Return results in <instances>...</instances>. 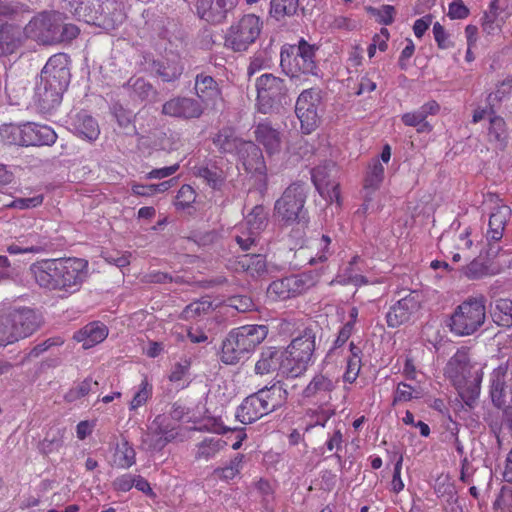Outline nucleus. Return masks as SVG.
Here are the masks:
<instances>
[{"mask_svg": "<svg viewBox=\"0 0 512 512\" xmlns=\"http://www.w3.org/2000/svg\"><path fill=\"white\" fill-rule=\"evenodd\" d=\"M214 143L224 152H236L243 169L254 179L260 191L267 187V167L262 151L251 141L235 137L231 130L220 131Z\"/></svg>", "mask_w": 512, "mask_h": 512, "instance_id": "obj_3", "label": "nucleus"}, {"mask_svg": "<svg viewBox=\"0 0 512 512\" xmlns=\"http://www.w3.org/2000/svg\"><path fill=\"white\" fill-rule=\"evenodd\" d=\"M268 67H270V59L268 58L267 53L265 51H259L251 58L250 64L247 68V73L249 76H252Z\"/></svg>", "mask_w": 512, "mask_h": 512, "instance_id": "obj_49", "label": "nucleus"}, {"mask_svg": "<svg viewBox=\"0 0 512 512\" xmlns=\"http://www.w3.org/2000/svg\"><path fill=\"white\" fill-rule=\"evenodd\" d=\"M384 174L385 168L383 164L378 159H374L369 164L364 178L362 190L363 204L357 210L358 214L365 215L380 209V204L376 201V192L384 180Z\"/></svg>", "mask_w": 512, "mask_h": 512, "instance_id": "obj_14", "label": "nucleus"}, {"mask_svg": "<svg viewBox=\"0 0 512 512\" xmlns=\"http://www.w3.org/2000/svg\"><path fill=\"white\" fill-rule=\"evenodd\" d=\"M439 110V104L431 100L423 104L418 110L403 114L401 119L406 126L416 127L418 133H430L433 126L426 118L429 115H436Z\"/></svg>", "mask_w": 512, "mask_h": 512, "instance_id": "obj_24", "label": "nucleus"}, {"mask_svg": "<svg viewBox=\"0 0 512 512\" xmlns=\"http://www.w3.org/2000/svg\"><path fill=\"white\" fill-rule=\"evenodd\" d=\"M0 138L7 144L28 146L32 138L28 137L27 124H4L0 127Z\"/></svg>", "mask_w": 512, "mask_h": 512, "instance_id": "obj_34", "label": "nucleus"}, {"mask_svg": "<svg viewBox=\"0 0 512 512\" xmlns=\"http://www.w3.org/2000/svg\"><path fill=\"white\" fill-rule=\"evenodd\" d=\"M195 91L205 107H214L221 99L220 89L216 81L209 75H198L195 81Z\"/></svg>", "mask_w": 512, "mask_h": 512, "instance_id": "obj_27", "label": "nucleus"}, {"mask_svg": "<svg viewBox=\"0 0 512 512\" xmlns=\"http://www.w3.org/2000/svg\"><path fill=\"white\" fill-rule=\"evenodd\" d=\"M469 9L463 0H453L448 7V17L450 19H465L469 16Z\"/></svg>", "mask_w": 512, "mask_h": 512, "instance_id": "obj_54", "label": "nucleus"}, {"mask_svg": "<svg viewBox=\"0 0 512 512\" xmlns=\"http://www.w3.org/2000/svg\"><path fill=\"white\" fill-rule=\"evenodd\" d=\"M486 307L483 298H469L456 307L450 317L451 332L468 336L476 332L485 322Z\"/></svg>", "mask_w": 512, "mask_h": 512, "instance_id": "obj_9", "label": "nucleus"}, {"mask_svg": "<svg viewBox=\"0 0 512 512\" xmlns=\"http://www.w3.org/2000/svg\"><path fill=\"white\" fill-rule=\"evenodd\" d=\"M315 349V337L311 331L295 338L291 344L282 350L285 353L282 358V375L287 377H298L302 375L312 362Z\"/></svg>", "mask_w": 512, "mask_h": 512, "instance_id": "obj_8", "label": "nucleus"}, {"mask_svg": "<svg viewBox=\"0 0 512 512\" xmlns=\"http://www.w3.org/2000/svg\"><path fill=\"white\" fill-rule=\"evenodd\" d=\"M263 29L262 19L253 14L243 15L233 22L225 35V46L235 52H244L256 42Z\"/></svg>", "mask_w": 512, "mask_h": 512, "instance_id": "obj_10", "label": "nucleus"}, {"mask_svg": "<svg viewBox=\"0 0 512 512\" xmlns=\"http://www.w3.org/2000/svg\"><path fill=\"white\" fill-rule=\"evenodd\" d=\"M70 82L68 58L65 54H56L49 58L43 67L40 81L35 88V102L44 112L57 107L63 92Z\"/></svg>", "mask_w": 512, "mask_h": 512, "instance_id": "obj_1", "label": "nucleus"}, {"mask_svg": "<svg viewBox=\"0 0 512 512\" xmlns=\"http://www.w3.org/2000/svg\"><path fill=\"white\" fill-rule=\"evenodd\" d=\"M41 243L36 240V237H30L29 240L19 239L17 242L10 244L7 251L11 255L22 253H38L42 251Z\"/></svg>", "mask_w": 512, "mask_h": 512, "instance_id": "obj_42", "label": "nucleus"}, {"mask_svg": "<svg viewBox=\"0 0 512 512\" xmlns=\"http://www.w3.org/2000/svg\"><path fill=\"white\" fill-rule=\"evenodd\" d=\"M114 463L121 468H129L135 463V451L127 441L117 444Z\"/></svg>", "mask_w": 512, "mask_h": 512, "instance_id": "obj_41", "label": "nucleus"}, {"mask_svg": "<svg viewBox=\"0 0 512 512\" xmlns=\"http://www.w3.org/2000/svg\"><path fill=\"white\" fill-rule=\"evenodd\" d=\"M60 259H46L31 265L30 271L37 284L49 290L60 291Z\"/></svg>", "mask_w": 512, "mask_h": 512, "instance_id": "obj_21", "label": "nucleus"}, {"mask_svg": "<svg viewBox=\"0 0 512 512\" xmlns=\"http://www.w3.org/2000/svg\"><path fill=\"white\" fill-rule=\"evenodd\" d=\"M60 291L74 293L87 278L88 262L80 258L60 259Z\"/></svg>", "mask_w": 512, "mask_h": 512, "instance_id": "obj_17", "label": "nucleus"}, {"mask_svg": "<svg viewBox=\"0 0 512 512\" xmlns=\"http://www.w3.org/2000/svg\"><path fill=\"white\" fill-rule=\"evenodd\" d=\"M320 96L317 90H304L298 97L295 107L296 115L304 134L313 132L319 124L318 105Z\"/></svg>", "mask_w": 512, "mask_h": 512, "instance_id": "obj_16", "label": "nucleus"}, {"mask_svg": "<svg viewBox=\"0 0 512 512\" xmlns=\"http://www.w3.org/2000/svg\"><path fill=\"white\" fill-rule=\"evenodd\" d=\"M195 175L202 178L213 189L220 188L225 180L223 170L214 165L195 168Z\"/></svg>", "mask_w": 512, "mask_h": 512, "instance_id": "obj_39", "label": "nucleus"}, {"mask_svg": "<svg viewBox=\"0 0 512 512\" xmlns=\"http://www.w3.org/2000/svg\"><path fill=\"white\" fill-rule=\"evenodd\" d=\"M305 189L302 184L290 185L275 203V215L284 223L292 224L304 218Z\"/></svg>", "mask_w": 512, "mask_h": 512, "instance_id": "obj_12", "label": "nucleus"}, {"mask_svg": "<svg viewBox=\"0 0 512 512\" xmlns=\"http://www.w3.org/2000/svg\"><path fill=\"white\" fill-rule=\"evenodd\" d=\"M196 199L194 189L189 185H183L176 196L175 206L178 209H185L189 207Z\"/></svg>", "mask_w": 512, "mask_h": 512, "instance_id": "obj_48", "label": "nucleus"}, {"mask_svg": "<svg viewBox=\"0 0 512 512\" xmlns=\"http://www.w3.org/2000/svg\"><path fill=\"white\" fill-rule=\"evenodd\" d=\"M489 141L495 143L499 147H504L508 140L506 123L499 116L490 117V125L488 129Z\"/></svg>", "mask_w": 512, "mask_h": 512, "instance_id": "obj_40", "label": "nucleus"}, {"mask_svg": "<svg viewBox=\"0 0 512 512\" xmlns=\"http://www.w3.org/2000/svg\"><path fill=\"white\" fill-rule=\"evenodd\" d=\"M511 211L507 206L497 207L489 219V230L487 232L488 240L499 241L503 237V232Z\"/></svg>", "mask_w": 512, "mask_h": 512, "instance_id": "obj_35", "label": "nucleus"}, {"mask_svg": "<svg viewBox=\"0 0 512 512\" xmlns=\"http://www.w3.org/2000/svg\"><path fill=\"white\" fill-rule=\"evenodd\" d=\"M43 202L42 195H36L28 198H18L13 201L12 206L17 209H29L41 205Z\"/></svg>", "mask_w": 512, "mask_h": 512, "instance_id": "obj_59", "label": "nucleus"}, {"mask_svg": "<svg viewBox=\"0 0 512 512\" xmlns=\"http://www.w3.org/2000/svg\"><path fill=\"white\" fill-rule=\"evenodd\" d=\"M336 384L337 381L328 375L318 374L311 379L302 395L307 399L322 401L335 389Z\"/></svg>", "mask_w": 512, "mask_h": 512, "instance_id": "obj_29", "label": "nucleus"}, {"mask_svg": "<svg viewBox=\"0 0 512 512\" xmlns=\"http://www.w3.org/2000/svg\"><path fill=\"white\" fill-rule=\"evenodd\" d=\"M257 106L266 114L278 110L287 103L288 89L285 81L273 74H262L256 79Z\"/></svg>", "mask_w": 512, "mask_h": 512, "instance_id": "obj_11", "label": "nucleus"}, {"mask_svg": "<svg viewBox=\"0 0 512 512\" xmlns=\"http://www.w3.org/2000/svg\"><path fill=\"white\" fill-rule=\"evenodd\" d=\"M319 279L316 272H304L273 281L268 287L270 297L285 300L300 295L312 288Z\"/></svg>", "mask_w": 512, "mask_h": 512, "instance_id": "obj_13", "label": "nucleus"}, {"mask_svg": "<svg viewBox=\"0 0 512 512\" xmlns=\"http://www.w3.org/2000/svg\"><path fill=\"white\" fill-rule=\"evenodd\" d=\"M153 394V386L145 377L140 384L133 389V395L129 402V410L136 412L140 407L146 405Z\"/></svg>", "mask_w": 512, "mask_h": 512, "instance_id": "obj_38", "label": "nucleus"}, {"mask_svg": "<svg viewBox=\"0 0 512 512\" xmlns=\"http://www.w3.org/2000/svg\"><path fill=\"white\" fill-rule=\"evenodd\" d=\"M256 140L264 146L270 155L280 150L281 139L279 132L272 128L268 122L259 123L254 131Z\"/></svg>", "mask_w": 512, "mask_h": 512, "instance_id": "obj_32", "label": "nucleus"}, {"mask_svg": "<svg viewBox=\"0 0 512 512\" xmlns=\"http://www.w3.org/2000/svg\"><path fill=\"white\" fill-rule=\"evenodd\" d=\"M330 244L331 239L327 235L310 238L299 250V255L305 257L311 265L325 262L331 255Z\"/></svg>", "mask_w": 512, "mask_h": 512, "instance_id": "obj_25", "label": "nucleus"}, {"mask_svg": "<svg viewBox=\"0 0 512 512\" xmlns=\"http://www.w3.org/2000/svg\"><path fill=\"white\" fill-rule=\"evenodd\" d=\"M298 8V0H271V13L279 18L293 15Z\"/></svg>", "mask_w": 512, "mask_h": 512, "instance_id": "obj_43", "label": "nucleus"}, {"mask_svg": "<svg viewBox=\"0 0 512 512\" xmlns=\"http://www.w3.org/2000/svg\"><path fill=\"white\" fill-rule=\"evenodd\" d=\"M28 137L32 138L30 145H52L57 139L55 131L46 125L27 124Z\"/></svg>", "mask_w": 512, "mask_h": 512, "instance_id": "obj_37", "label": "nucleus"}, {"mask_svg": "<svg viewBox=\"0 0 512 512\" xmlns=\"http://www.w3.org/2000/svg\"><path fill=\"white\" fill-rule=\"evenodd\" d=\"M267 214L263 206L257 205L237 227L235 239L243 250H248L255 243L257 236L265 228Z\"/></svg>", "mask_w": 512, "mask_h": 512, "instance_id": "obj_18", "label": "nucleus"}, {"mask_svg": "<svg viewBox=\"0 0 512 512\" xmlns=\"http://www.w3.org/2000/svg\"><path fill=\"white\" fill-rule=\"evenodd\" d=\"M314 45L300 40L297 45H284L280 54V65L284 73L290 77L300 74H317Z\"/></svg>", "mask_w": 512, "mask_h": 512, "instance_id": "obj_7", "label": "nucleus"}, {"mask_svg": "<svg viewBox=\"0 0 512 512\" xmlns=\"http://www.w3.org/2000/svg\"><path fill=\"white\" fill-rule=\"evenodd\" d=\"M114 115L121 127L126 128L132 123L133 113L131 111L125 110L121 106L114 107Z\"/></svg>", "mask_w": 512, "mask_h": 512, "instance_id": "obj_62", "label": "nucleus"}, {"mask_svg": "<svg viewBox=\"0 0 512 512\" xmlns=\"http://www.w3.org/2000/svg\"><path fill=\"white\" fill-rule=\"evenodd\" d=\"M444 376L452 383L463 402L472 407L480 395L481 367L471 363L465 350H458L447 362Z\"/></svg>", "mask_w": 512, "mask_h": 512, "instance_id": "obj_2", "label": "nucleus"}, {"mask_svg": "<svg viewBox=\"0 0 512 512\" xmlns=\"http://www.w3.org/2000/svg\"><path fill=\"white\" fill-rule=\"evenodd\" d=\"M334 170L335 166L333 164L318 166L312 171V180L316 189L324 199L331 203L337 202L339 204V184L335 180L331 179V175Z\"/></svg>", "mask_w": 512, "mask_h": 512, "instance_id": "obj_20", "label": "nucleus"}, {"mask_svg": "<svg viewBox=\"0 0 512 512\" xmlns=\"http://www.w3.org/2000/svg\"><path fill=\"white\" fill-rule=\"evenodd\" d=\"M60 20L56 13L39 14L25 26V35L43 44L58 41Z\"/></svg>", "mask_w": 512, "mask_h": 512, "instance_id": "obj_15", "label": "nucleus"}, {"mask_svg": "<svg viewBox=\"0 0 512 512\" xmlns=\"http://www.w3.org/2000/svg\"><path fill=\"white\" fill-rule=\"evenodd\" d=\"M203 111L204 107L196 99L187 97L173 98L162 108L163 114L183 119L198 118Z\"/></svg>", "mask_w": 512, "mask_h": 512, "instance_id": "obj_22", "label": "nucleus"}, {"mask_svg": "<svg viewBox=\"0 0 512 512\" xmlns=\"http://www.w3.org/2000/svg\"><path fill=\"white\" fill-rule=\"evenodd\" d=\"M507 366L500 365L490 375V397L492 403L497 408H502L506 405L508 390H507Z\"/></svg>", "mask_w": 512, "mask_h": 512, "instance_id": "obj_26", "label": "nucleus"}, {"mask_svg": "<svg viewBox=\"0 0 512 512\" xmlns=\"http://www.w3.org/2000/svg\"><path fill=\"white\" fill-rule=\"evenodd\" d=\"M108 336V328L101 322L95 321L87 324L79 330L74 338L81 342L83 348L89 349L106 339Z\"/></svg>", "mask_w": 512, "mask_h": 512, "instance_id": "obj_30", "label": "nucleus"}, {"mask_svg": "<svg viewBox=\"0 0 512 512\" xmlns=\"http://www.w3.org/2000/svg\"><path fill=\"white\" fill-rule=\"evenodd\" d=\"M98 386L97 381L92 380L91 378L85 379L81 382L75 391H71L68 397L70 399H74L76 397H84L88 395L90 392H95Z\"/></svg>", "mask_w": 512, "mask_h": 512, "instance_id": "obj_57", "label": "nucleus"}, {"mask_svg": "<svg viewBox=\"0 0 512 512\" xmlns=\"http://www.w3.org/2000/svg\"><path fill=\"white\" fill-rule=\"evenodd\" d=\"M210 307L211 304L208 303L207 301L193 302L186 306V308L183 310L182 318L185 320H189L196 316L206 314Z\"/></svg>", "mask_w": 512, "mask_h": 512, "instance_id": "obj_50", "label": "nucleus"}, {"mask_svg": "<svg viewBox=\"0 0 512 512\" xmlns=\"http://www.w3.org/2000/svg\"><path fill=\"white\" fill-rule=\"evenodd\" d=\"M433 35L440 49H448L453 46V43L450 40V35L439 22H436L433 25Z\"/></svg>", "mask_w": 512, "mask_h": 512, "instance_id": "obj_53", "label": "nucleus"}, {"mask_svg": "<svg viewBox=\"0 0 512 512\" xmlns=\"http://www.w3.org/2000/svg\"><path fill=\"white\" fill-rule=\"evenodd\" d=\"M420 304L421 295L415 291L398 300L386 315L388 326L395 328L408 322L418 312Z\"/></svg>", "mask_w": 512, "mask_h": 512, "instance_id": "obj_19", "label": "nucleus"}, {"mask_svg": "<svg viewBox=\"0 0 512 512\" xmlns=\"http://www.w3.org/2000/svg\"><path fill=\"white\" fill-rule=\"evenodd\" d=\"M221 447V442L214 439H205L199 446L196 453L198 459L209 460L214 457Z\"/></svg>", "mask_w": 512, "mask_h": 512, "instance_id": "obj_46", "label": "nucleus"}, {"mask_svg": "<svg viewBox=\"0 0 512 512\" xmlns=\"http://www.w3.org/2000/svg\"><path fill=\"white\" fill-rule=\"evenodd\" d=\"M267 334L265 325H244L231 330L222 343L221 361L234 365L248 359Z\"/></svg>", "mask_w": 512, "mask_h": 512, "instance_id": "obj_4", "label": "nucleus"}, {"mask_svg": "<svg viewBox=\"0 0 512 512\" xmlns=\"http://www.w3.org/2000/svg\"><path fill=\"white\" fill-rule=\"evenodd\" d=\"M73 131L77 136L87 141H95L100 134L98 123L90 115L81 112L73 122Z\"/></svg>", "mask_w": 512, "mask_h": 512, "instance_id": "obj_33", "label": "nucleus"}, {"mask_svg": "<svg viewBox=\"0 0 512 512\" xmlns=\"http://www.w3.org/2000/svg\"><path fill=\"white\" fill-rule=\"evenodd\" d=\"M227 305L239 312H246L254 307L252 299L248 296H234L228 300Z\"/></svg>", "mask_w": 512, "mask_h": 512, "instance_id": "obj_58", "label": "nucleus"}, {"mask_svg": "<svg viewBox=\"0 0 512 512\" xmlns=\"http://www.w3.org/2000/svg\"><path fill=\"white\" fill-rule=\"evenodd\" d=\"M151 427L156 432V435H159V439L156 443L150 442V446L154 448H163L167 443L176 439L178 436V432L175 427H172L166 420L164 416H157Z\"/></svg>", "mask_w": 512, "mask_h": 512, "instance_id": "obj_36", "label": "nucleus"}, {"mask_svg": "<svg viewBox=\"0 0 512 512\" xmlns=\"http://www.w3.org/2000/svg\"><path fill=\"white\" fill-rule=\"evenodd\" d=\"M284 355L285 353L280 349L273 347L263 349L255 364V373L266 375L278 371L282 375V358Z\"/></svg>", "mask_w": 512, "mask_h": 512, "instance_id": "obj_28", "label": "nucleus"}, {"mask_svg": "<svg viewBox=\"0 0 512 512\" xmlns=\"http://www.w3.org/2000/svg\"><path fill=\"white\" fill-rule=\"evenodd\" d=\"M131 254L128 252L124 253H109L105 256V260L119 268L126 267L130 263Z\"/></svg>", "mask_w": 512, "mask_h": 512, "instance_id": "obj_61", "label": "nucleus"}, {"mask_svg": "<svg viewBox=\"0 0 512 512\" xmlns=\"http://www.w3.org/2000/svg\"><path fill=\"white\" fill-rule=\"evenodd\" d=\"M179 169V164H174L168 167H162L151 170L146 174V179H163L173 175Z\"/></svg>", "mask_w": 512, "mask_h": 512, "instance_id": "obj_60", "label": "nucleus"}, {"mask_svg": "<svg viewBox=\"0 0 512 512\" xmlns=\"http://www.w3.org/2000/svg\"><path fill=\"white\" fill-rule=\"evenodd\" d=\"M241 462L242 458L237 456L232 459L227 466L215 469L214 474L222 480H232L240 473Z\"/></svg>", "mask_w": 512, "mask_h": 512, "instance_id": "obj_44", "label": "nucleus"}, {"mask_svg": "<svg viewBox=\"0 0 512 512\" xmlns=\"http://www.w3.org/2000/svg\"><path fill=\"white\" fill-rule=\"evenodd\" d=\"M238 0H199L197 3L198 15L207 22L217 24L226 19Z\"/></svg>", "mask_w": 512, "mask_h": 512, "instance_id": "obj_23", "label": "nucleus"}, {"mask_svg": "<svg viewBox=\"0 0 512 512\" xmlns=\"http://www.w3.org/2000/svg\"><path fill=\"white\" fill-rule=\"evenodd\" d=\"M131 86L134 93L141 99H147L155 94L152 85L142 78L135 79Z\"/></svg>", "mask_w": 512, "mask_h": 512, "instance_id": "obj_55", "label": "nucleus"}, {"mask_svg": "<svg viewBox=\"0 0 512 512\" xmlns=\"http://www.w3.org/2000/svg\"><path fill=\"white\" fill-rule=\"evenodd\" d=\"M361 370V358H349L347 361L346 371L343 375L345 382L353 383Z\"/></svg>", "mask_w": 512, "mask_h": 512, "instance_id": "obj_56", "label": "nucleus"}, {"mask_svg": "<svg viewBox=\"0 0 512 512\" xmlns=\"http://www.w3.org/2000/svg\"><path fill=\"white\" fill-rule=\"evenodd\" d=\"M498 17L496 1L491 3L490 11L485 14L482 22V29L488 35H493L500 31L501 24L496 22Z\"/></svg>", "mask_w": 512, "mask_h": 512, "instance_id": "obj_45", "label": "nucleus"}, {"mask_svg": "<svg viewBox=\"0 0 512 512\" xmlns=\"http://www.w3.org/2000/svg\"><path fill=\"white\" fill-rule=\"evenodd\" d=\"M189 368V363L187 361H184L183 363H176L173 367V370L169 376L170 381L172 382H180L182 381Z\"/></svg>", "mask_w": 512, "mask_h": 512, "instance_id": "obj_64", "label": "nucleus"}, {"mask_svg": "<svg viewBox=\"0 0 512 512\" xmlns=\"http://www.w3.org/2000/svg\"><path fill=\"white\" fill-rule=\"evenodd\" d=\"M286 391L281 386L273 385L261 389L244 399L236 412L237 419L243 424H250L282 405Z\"/></svg>", "mask_w": 512, "mask_h": 512, "instance_id": "obj_6", "label": "nucleus"}, {"mask_svg": "<svg viewBox=\"0 0 512 512\" xmlns=\"http://www.w3.org/2000/svg\"><path fill=\"white\" fill-rule=\"evenodd\" d=\"M463 273L469 279H480L488 275V268L480 261L474 259L463 268Z\"/></svg>", "mask_w": 512, "mask_h": 512, "instance_id": "obj_51", "label": "nucleus"}, {"mask_svg": "<svg viewBox=\"0 0 512 512\" xmlns=\"http://www.w3.org/2000/svg\"><path fill=\"white\" fill-rule=\"evenodd\" d=\"M236 272H246L252 277L260 276L266 271V261L262 255L243 254L230 264Z\"/></svg>", "mask_w": 512, "mask_h": 512, "instance_id": "obj_31", "label": "nucleus"}, {"mask_svg": "<svg viewBox=\"0 0 512 512\" xmlns=\"http://www.w3.org/2000/svg\"><path fill=\"white\" fill-rule=\"evenodd\" d=\"M389 36V31L386 28H382L379 33L373 36L371 44L375 45L379 51L384 52L388 48Z\"/></svg>", "mask_w": 512, "mask_h": 512, "instance_id": "obj_63", "label": "nucleus"}, {"mask_svg": "<svg viewBox=\"0 0 512 512\" xmlns=\"http://www.w3.org/2000/svg\"><path fill=\"white\" fill-rule=\"evenodd\" d=\"M40 325L36 312L27 307L0 310V345L5 346L33 334Z\"/></svg>", "mask_w": 512, "mask_h": 512, "instance_id": "obj_5", "label": "nucleus"}, {"mask_svg": "<svg viewBox=\"0 0 512 512\" xmlns=\"http://www.w3.org/2000/svg\"><path fill=\"white\" fill-rule=\"evenodd\" d=\"M182 71L183 67L176 62L167 63V66L161 65L158 68V74L167 82L177 79L182 74Z\"/></svg>", "mask_w": 512, "mask_h": 512, "instance_id": "obj_52", "label": "nucleus"}, {"mask_svg": "<svg viewBox=\"0 0 512 512\" xmlns=\"http://www.w3.org/2000/svg\"><path fill=\"white\" fill-rule=\"evenodd\" d=\"M419 397V393L412 386L406 383H399L394 392L393 404L408 402Z\"/></svg>", "mask_w": 512, "mask_h": 512, "instance_id": "obj_47", "label": "nucleus"}]
</instances>
